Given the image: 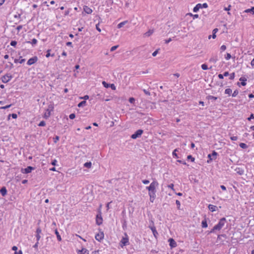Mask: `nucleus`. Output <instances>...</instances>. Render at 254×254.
I'll return each instance as SVG.
<instances>
[{"label": "nucleus", "mask_w": 254, "mask_h": 254, "mask_svg": "<svg viewBox=\"0 0 254 254\" xmlns=\"http://www.w3.org/2000/svg\"><path fill=\"white\" fill-rule=\"evenodd\" d=\"M77 253L78 254H89V252L86 249L83 248L81 250H79Z\"/></svg>", "instance_id": "obj_14"}, {"label": "nucleus", "mask_w": 254, "mask_h": 254, "mask_svg": "<svg viewBox=\"0 0 254 254\" xmlns=\"http://www.w3.org/2000/svg\"><path fill=\"white\" fill-rule=\"evenodd\" d=\"M102 84L106 88L111 87L113 90L116 89V86L114 84H108L105 81H103Z\"/></svg>", "instance_id": "obj_8"}, {"label": "nucleus", "mask_w": 254, "mask_h": 254, "mask_svg": "<svg viewBox=\"0 0 254 254\" xmlns=\"http://www.w3.org/2000/svg\"><path fill=\"white\" fill-rule=\"evenodd\" d=\"M245 12H247V13L251 12V13H252V14H254V7H252L251 8L246 9V10L245 11Z\"/></svg>", "instance_id": "obj_25"}, {"label": "nucleus", "mask_w": 254, "mask_h": 254, "mask_svg": "<svg viewBox=\"0 0 254 254\" xmlns=\"http://www.w3.org/2000/svg\"><path fill=\"white\" fill-rule=\"evenodd\" d=\"M226 222L225 218H222L219 223L216 225L213 229L210 231V233H213L215 230H220L224 226Z\"/></svg>", "instance_id": "obj_1"}, {"label": "nucleus", "mask_w": 254, "mask_h": 254, "mask_svg": "<svg viewBox=\"0 0 254 254\" xmlns=\"http://www.w3.org/2000/svg\"><path fill=\"white\" fill-rule=\"evenodd\" d=\"M168 187L169 188L171 189L172 190H174V184H171L169 185L168 186Z\"/></svg>", "instance_id": "obj_51"}, {"label": "nucleus", "mask_w": 254, "mask_h": 254, "mask_svg": "<svg viewBox=\"0 0 254 254\" xmlns=\"http://www.w3.org/2000/svg\"><path fill=\"white\" fill-rule=\"evenodd\" d=\"M125 236H126V237H123L121 241V243L122 244L121 246L122 247H123V246H125L129 244L128 238L127 235L126 234H125Z\"/></svg>", "instance_id": "obj_5"}, {"label": "nucleus", "mask_w": 254, "mask_h": 254, "mask_svg": "<svg viewBox=\"0 0 254 254\" xmlns=\"http://www.w3.org/2000/svg\"><path fill=\"white\" fill-rule=\"evenodd\" d=\"M153 30H149L147 32L144 33V35L145 37H149L153 34Z\"/></svg>", "instance_id": "obj_21"}, {"label": "nucleus", "mask_w": 254, "mask_h": 254, "mask_svg": "<svg viewBox=\"0 0 254 254\" xmlns=\"http://www.w3.org/2000/svg\"><path fill=\"white\" fill-rule=\"evenodd\" d=\"M50 51H51V50H48L47 51V54L46 55V57L47 58H48L50 56H51V54H50ZM51 56L52 57H54V54H53L51 55Z\"/></svg>", "instance_id": "obj_34"}, {"label": "nucleus", "mask_w": 254, "mask_h": 254, "mask_svg": "<svg viewBox=\"0 0 254 254\" xmlns=\"http://www.w3.org/2000/svg\"><path fill=\"white\" fill-rule=\"evenodd\" d=\"M34 170V168L31 166H28L27 168L22 169L21 171L23 173L28 174L30 173L32 170Z\"/></svg>", "instance_id": "obj_7"}, {"label": "nucleus", "mask_w": 254, "mask_h": 254, "mask_svg": "<svg viewBox=\"0 0 254 254\" xmlns=\"http://www.w3.org/2000/svg\"><path fill=\"white\" fill-rule=\"evenodd\" d=\"M57 162V160L56 159H54L52 161V162H51V164L53 166H56Z\"/></svg>", "instance_id": "obj_55"}, {"label": "nucleus", "mask_w": 254, "mask_h": 254, "mask_svg": "<svg viewBox=\"0 0 254 254\" xmlns=\"http://www.w3.org/2000/svg\"><path fill=\"white\" fill-rule=\"evenodd\" d=\"M218 61L217 57H213L210 59L209 61L210 62L216 63L217 61Z\"/></svg>", "instance_id": "obj_23"}, {"label": "nucleus", "mask_w": 254, "mask_h": 254, "mask_svg": "<svg viewBox=\"0 0 254 254\" xmlns=\"http://www.w3.org/2000/svg\"><path fill=\"white\" fill-rule=\"evenodd\" d=\"M129 102L131 104H134L135 102V99L133 97H130L129 98Z\"/></svg>", "instance_id": "obj_39"}, {"label": "nucleus", "mask_w": 254, "mask_h": 254, "mask_svg": "<svg viewBox=\"0 0 254 254\" xmlns=\"http://www.w3.org/2000/svg\"><path fill=\"white\" fill-rule=\"evenodd\" d=\"M11 104H10V105H7L4 107H1V109H7V108H9L10 107H11Z\"/></svg>", "instance_id": "obj_56"}, {"label": "nucleus", "mask_w": 254, "mask_h": 254, "mask_svg": "<svg viewBox=\"0 0 254 254\" xmlns=\"http://www.w3.org/2000/svg\"><path fill=\"white\" fill-rule=\"evenodd\" d=\"M128 22V21L127 20L126 21H124L123 22H122L121 23H120L118 25H117V27L118 28H122V27H123V26H124L126 24H127V23Z\"/></svg>", "instance_id": "obj_22"}, {"label": "nucleus", "mask_w": 254, "mask_h": 254, "mask_svg": "<svg viewBox=\"0 0 254 254\" xmlns=\"http://www.w3.org/2000/svg\"><path fill=\"white\" fill-rule=\"evenodd\" d=\"M188 159H190L191 161L193 162L194 161V158L192 157L191 155H188L187 157Z\"/></svg>", "instance_id": "obj_42"}, {"label": "nucleus", "mask_w": 254, "mask_h": 254, "mask_svg": "<svg viewBox=\"0 0 254 254\" xmlns=\"http://www.w3.org/2000/svg\"><path fill=\"white\" fill-rule=\"evenodd\" d=\"M177 151V149H176L173 152V155L176 158H179L178 156L177 155V153H176V152Z\"/></svg>", "instance_id": "obj_45"}, {"label": "nucleus", "mask_w": 254, "mask_h": 254, "mask_svg": "<svg viewBox=\"0 0 254 254\" xmlns=\"http://www.w3.org/2000/svg\"><path fill=\"white\" fill-rule=\"evenodd\" d=\"M232 92V91L230 88H227V89H225V93L228 94L229 95H231Z\"/></svg>", "instance_id": "obj_30"}, {"label": "nucleus", "mask_w": 254, "mask_h": 254, "mask_svg": "<svg viewBox=\"0 0 254 254\" xmlns=\"http://www.w3.org/2000/svg\"><path fill=\"white\" fill-rule=\"evenodd\" d=\"M151 229L153 232L154 236L156 237V235L158 234V233H157V231L156 230L155 228L154 227H151Z\"/></svg>", "instance_id": "obj_28"}, {"label": "nucleus", "mask_w": 254, "mask_h": 254, "mask_svg": "<svg viewBox=\"0 0 254 254\" xmlns=\"http://www.w3.org/2000/svg\"><path fill=\"white\" fill-rule=\"evenodd\" d=\"M217 154V153L215 151H213L212 154H208V157L210 160H215L216 158Z\"/></svg>", "instance_id": "obj_9"}, {"label": "nucleus", "mask_w": 254, "mask_h": 254, "mask_svg": "<svg viewBox=\"0 0 254 254\" xmlns=\"http://www.w3.org/2000/svg\"><path fill=\"white\" fill-rule=\"evenodd\" d=\"M75 117V115L73 113L70 114V115L69 116V118L71 120L74 119Z\"/></svg>", "instance_id": "obj_44"}, {"label": "nucleus", "mask_w": 254, "mask_h": 254, "mask_svg": "<svg viewBox=\"0 0 254 254\" xmlns=\"http://www.w3.org/2000/svg\"><path fill=\"white\" fill-rule=\"evenodd\" d=\"M36 237V238H37V242H38L39 241V240L40 239V238H41V236H40V234H37Z\"/></svg>", "instance_id": "obj_62"}, {"label": "nucleus", "mask_w": 254, "mask_h": 254, "mask_svg": "<svg viewBox=\"0 0 254 254\" xmlns=\"http://www.w3.org/2000/svg\"><path fill=\"white\" fill-rule=\"evenodd\" d=\"M206 98L208 100H209V101L210 100L211 101H214L217 99V97H214V96H213L211 95H209V96H207Z\"/></svg>", "instance_id": "obj_20"}, {"label": "nucleus", "mask_w": 254, "mask_h": 254, "mask_svg": "<svg viewBox=\"0 0 254 254\" xmlns=\"http://www.w3.org/2000/svg\"><path fill=\"white\" fill-rule=\"evenodd\" d=\"M92 166V163L91 162H88L84 163V166L87 168H90Z\"/></svg>", "instance_id": "obj_26"}, {"label": "nucleus", "mask_w": 254, "mask_h": 254, "mask_svg": "<svg viewBox=\"0 0 254 254\" xmlns=\"http://www.w3.org/2000/svg\"><path fill=\"white\" fill-rule=\"evenodd\" d=\"M208 7V5L206 3H204L203 4H201V8H207Z\"/></svg>", "instance_id": "obj_58"}, {"label": "nucleus", "mask_w": 254, "mask_h": 254, "mask_svg": "<svg viewBox=\"0 0 254 254\" xmlns=\"http://www.w3.org/2000/svg\"><path fill=\"white\" fill-rule=\"evenodd\" d=\"M158 183L156 181H153L149 187H146L149 191V193H156V188L158 186Z\"/></svg>", "instance_id": "obj_2"}, {"label": "nucleus", "mask_w": 254, "mask_h": 254, "mask_svg": "<svg viewBox=\"0 0 254 254\" xmlns=\"http://www.w3.org/2000/svg\"><path fill=\"white\" fill-rule=\"evenodd\" d=\"M60 137L59 136H56L54 138V141L55 143H56L59 140Z\"/></svg>", "instance_id": "obj_47"}, {"label": "nucleus", "mask_w": 254, "mask_h": 254, "mask_svg": "<svg viewBox=\"0 0 254 254\" xmlns=\"http://www.w3.org/2000/svg\"><path fill=\"white\" fill-rule=\"evenodd\" d=\"M96 28L99 32L101 31V29L99 28V23L96 25Z\"/></svg>", "instance_id": "obj_49"}, {"label": "nucleus", "mask_w": 254, "mask_h": 254, "mask_svg": "<svg viewBox=\"0 0 254 254\" xmlns=\"http://www.w3.org/2000/svg\"><path fill=\"white\" fill-rule=\"evenodd\" d=\"M171 41H172V39L171 38H169V39L165 40V43L166 44H168L169 42H170Z\"/></svg>", "instance_id": "obj_63"}, {"label": "nucleus", "mask_w": 254, "mask_h": 254, "mask_svg": "<svg viewBox=\"0 0 254 254\" xmlns=\"http://www.w3.org/2000/svg\"><path fill=\"white\" fill-rule=\"evenodd\" d=\"M159 50V49L156 50L155 51H154L153 53H152V56L153 57H155L157 55V54H158V51Z\"/></svg>", "instance_id": "obj_48"}, {"label": "nucleus", "mask_w": 254, "mask_h": 254, "mask_svg": "<svg viewBox=\"0 0 254 254\" xmlns=\"http://www.w3.org/2000/svg\"><path fill=\"white\" fill-rule=\"evenodd\" d=\"M55 234H56V235L57 236L58 240L59 241H61L62 240V238H61V237L59 233L58 232V231L57 229L55 230Z\"/></svg>", "instance_id": "obj_24"}, {"label": "nucleus", "mask_w": 254, "mask_h": 254, "mask_svg": "<svg viewBox=\"0 0 254 254\" xmlns=\"http://www.w3.org/2000/svg\"><path fill=\"white\" fill-rule=\"evenodd\" d=\"M169 245L171 248H174L176 247L177 244L176 242L174 241V240L172 238H170L169 239Z\"/></svg>", "instance_id": "obj_12"}, {"label": "nucleus", "mask_w": 254, "mask_h": 254, "mask_svg": "<svg viewBox=\"0 0 254 254\" xmlns=\"http://www.w3.org/2000/svg\"><path fill=\"white\" fill-rule=\"evenodd\" d=\"M12 78V76L10 74H6L1 77V81L3 83H7Z\"/></svg>", "instance_id": "obj_3"}, {"label": "nucleus", "mask_w": 254, "mask_h": 254, "mask_svg": "<svg viewBox=\"0 0 254 254\" xmlns=\"http://www.w3.org/2000/svg\"><path fill=\"white\" fill-rule=\"evenodd\" d=\"M201 8V4L198 3L193 8V11L194 12H196L200 8Z\"/></svg>", "instance_id": "obj_17"}, {"label": "nucleus", "mask_w": 254, "mask_h": 254, "mask_svg": "<svg viewBox=\"0 0 254 254\" xmlns=\"http://www.w3.org/2000/svg\"><path fill=\"white\" fill-rule=\"evenodd\" d=\"M201 68L203 70H206L208 69L207 65L206 64H203L201 65Z\"/></svg>", "instance_id": "obj_40"}, {"label": "nucleus", "mask_w": 254, "mask_h": 254, "mask_svg": "<svg viewBox=\"0 0 254 254\" xmlns=\"http://www.w3.org/2000/svg\"><path fill=\"white\" fill-rule=\"evenodd\" d=\"M240 146L242 148H243V149H246L248 147V146L246 144L244 143H241L240 144H239Z\"/></svg>", "instance_id": "obj_32"}, {"label": "nucleus", "mask_w": 254, "mask_h": 254, "mask_svg": "<svg viewBox=\"0 0 254 254\" xmlns=\"http://www.w3.org/2000/svg\"><path fill=\"white\" fill-rule=\"evenodd\" d=\"M238 139V137L237 136H232L231 137V139L233 141H236Z\"/></svg>", "instance_id": "obj_61"}, {"label": "nucleus", "mask_w": 254, "mask_h": 254, "mask_svg": "<svg viewBox=\"0 0 254 254\" xmlns=\"http://www.w3.org/2000/svg\"><path fill=\"white\" fill-rule=\"evenodd\" d=\"M208 208L211 211L214 212L216 210L217 206L212 204H209L208 205Z\"/></svg>", "instance_id": "obj_15"}, {"label": "nucleus", "mask_w": 254, "mask_h": 254, "mask_svg": "<svg viewBox=\"0 0 254 254\" xmlns=\"http://www.w3.org/2000/svg\"><path fill=\"white\" fill-rule=\"evenodd\" d=\"M84 11L87 14H91L92 12V10L87 6H84L83 7Z\"/></svg>", "instance_id": "obj_13"}, {"label": "nucleus", "mask_w": 254, "mask_h": 254, "mask_svg": "<svg viewBox=\"0 0 254 254\" xmlns=\"http://www.w3.org/2000/svg\"><path fill=\"white\" fill-rule=\"evenodd\" d=\"M254 119V114H252L250 115V117L248 118V120L249 121H251L252 119Z\"/></svg>", "instance_id": "obj_53"}, {"label": "nucleus", "mask_w": 254, "mask_h": 254, "mask_svg": "<svg viewBox=\"0 0 254 254\" xmlns=\"http://www.w3.org/2000/svg\"><path fill=\"white\" fill-rule=\"evenodd\" d=\"M22 28V25H19L16 28V29L18 30V31H19L20 30H21Z\"/></svg>", "instance_id": "obj_64"}, {"label": "nucleus", "mask_w": 254, "mask_h": 254, "mask_svg": "<svg viewBox=\"0 0 254 254\" xmlns=\"http://www.w3.org/2000/svg\"><path fill=\"white\" fill-rule=\"evenodd\" d=\"M62 188H63L62 186L61 185H59L57 186L56 189H57V190L58 191H59V190L63 191L64 190H62Z\"/></svg>", "instance_id": "obj_36"}, {"label": "nucleus", "mask_w": 254, "mask_h": 254, "mask_svg": "<svg viewBox=\"0 0 254 254\" xmlns=\"http://www.w3.org/2000/svg\"><path fill=\"white\" fill-rule=\"evenodd\" d=\"M104 238V234L103 232L98 233L95 236V239L96 240L98 241H100Z\"/></svg>", "instance_id": "obj_11"}, {"label": "nucleus", "mask_w": 254, "mask_h": 254, "mask_svg": "<svg viewBox=\"0 0 254 254\" xmlns=\"http://www.w3.org/2000/svg\"><path fill=\"white\" fill-rule=\"evenodd\" d=\"M143 131L142 129H138L134 133L132 134L131 136V138L136 139L139 137H140L141 134L143 133Z\"/></svg>", "instance_id": "obj_4"}, {"label": "nucleus", "mask_w": 254, "mask_h": 254, "mask_svg": "<svg viewBox=\"0 0 254 254\" xmlns=\"http://www.w3.org/2000/svg\"><path fill=\"white\" fill-rule=\"evenodd\" d=\"M26 43H31L33 45H36L37 43V40L36 39H33L31 42L27 41Z\"/></svg>", "instance_id": "obj_29"}, {"label": "nucleus", "mask_w": 254, "mask_h": 254, "mask_svg": "<svg viewBox=\"0 0 254 254\" xmlns=\"http://www.w3.org/2000/svg\"><path fill=\"white\" fill-rule=\"evenodd\" d=\"M176 204H177V206H178V208H179L180 206V205H181L180 202L178 200H177L176 201Z\"/></svg>", "instance_id": "obj_59"}, {"label": "nucleus", "mask_w": 254, "mask_h": 254, "mask_svg": "<svg viewBox=\"0 0 254 254\" xmlns=\"http://www.w3.org/2000/svg\"><path fill=\"white\" fill-rule=\"evenodd\" d=\"M231 58V56L229 53H227L226 56L225 57V58L226 60H228L230 59Z\"/></svg>", "instance_id": "obj_46"}, {"label": "nucleus", "mask_w": 254, "mask_h": 254, "mask_svg": "<svg viewBox=\"0 0 254 254\" xmlns=\"http://www.w3.org/2000/svg\"><path fill=\"white\" fill-rule=\"evenodd\" d=\"M17 44V42L15 41H11L10 42V45L11 46L15 47Z\"/></svg>", "instance_id": "obj_37"}, {"label": "nucleus", "mask_w": 254, "mask_h": 254, "mask_svg": "<svg viewBox=\"0 0 254 254\" xmlns=\"http://www.w3.org/2000/svg\"><path fill=\"white\" fill-rule=\"evenodd\" d=\"M142 183L145 184V185H146V184H148L149 183V181L148 180H144L142 181Z\"/></svg>", "instance_id": "obj_57"}, {"label": "nucleus", "mask_w": 254, "mask_h": 254, "mask_svg": "<svg viewBox=\"0 0 254 254\" xmlns=\"http://www.w3.org/2000/svg\"><path fill=\"white\" fill-rule=\"evenodd\" d=\"M0 192L1 193V194L2 196H4L6 194V192H7L6 188L5 187H2L0 190Z\"/></svg>", "instance_id": "obj_19"}, {"label": "nucleus", "mask_w": 254, "mask_h": 254, "mask_svg": "<svg viewBox=\"0 0 254 254\" xmlns=\"http://www.w3.org/2000/svg\"><path fill=\"white\" fill-rule=\"evenodd\" d=\"M42 232L41 229L40 228H38L36 230L37 234H40Z\"/></svg>", "instance_id": "obj_54"}, {"label": "nucleus", "mask_w": 254, "mask_h": 254, "mask_svg": "<svg viewBox=\"0 0 254 254\" xmlns=\"http://www.w3.org/2000/svg\"><path fill=\"white\" fill-rule=\"evenodd\" d=\"M11 116L13 119H16L17 117V115L16 114H12L11 115H9V116Z\"/></svg>", "instance_id": "obj_52"}, {"label": "nucleus", "mask_w": 254, "mask_h": 254, "mask_svg": "<svg viewBox=\"0 0 254 254\" xmlns=\"http://www.w3.org/2000/svg\"><path fill=\"white\" fill-rule=\"evenodd\" d=\"M86 101H81V102H80L78 104V107H83L86 104Z\"/></svg>", "instance_id": "obj_31"}, {"label": "nucleus", "mask_w": 254, "mask_h": 254, "mask_svg": "<svg viewBox=\"0 0 254 254\" xmlns=\"http://www.w3.org/2000/svg\"><path fill=\"white\" fill-rule=\"evenodd\" d=\"M47 113H46L45 114V116H44V117L46 118H48L50 116V110L48 109L47 110Z\"/></svg>", "instance_id": "obj_33"}, {"label": "nucleus", "mask_w": 254, "mask_h": 254, "mask_svg": "<svg viewBox=\"0 0 254 254\" xmlns=\"http://www.w3.org/2000/svg\"><path fill=\"white\" fill-rule=\"evenodd\" d=\"M239 93V91L238 90H236L234 91L233 93L232 94L233 97H236Z\"/></svg>", "instance_id": "obj_38"}, {"label": "nucleus", "mask_w": 254, "mask_h": 254, "mask_svg": "<svg viewBox=\"0 0 254 254\" xmlns=\"http://www.w3.org/2000/svg\"><path fill=\"white\" fill-rule=\"evenodd\" d=\"M235 77V73L233 72L230 74V79L233 80Z\"/></svg>", "instance_id": "obj_41"}, {"label": "nucleus", "mask_w": 254, "mask_h": 254, "mask_svg": "<svg viewBox=\"0 0 254 254\" xmlns=\"http://www.w3.org/2000/svg\"><path fill=\"white\" fill-rule=\"evenodd\" d=\"M143 91L144 92V93L146 94V95H150V93L149 91L146 90V89H143Z\"/></svg>", "instance_id": "obj_50"}, {"label": "nucleus", "mask_w": 254, "mask_h": 254, "mask_svg": "<svg viewBox=\"0 0 254 254\" xmlns=\"http://www.w3.org/2000/svg\"><path fill=\"white\" fill-rule=\"evenodd\" d=\"M46 125V123L45 121H42L40 122V123L39 124L38 126L40 127H44Z\"/></svg>", "instance_id": "obj_35"}, {"label": "nucleus", "mask_w": 254, "mask_h": 254, "mask_svg": "<svg viewBox=\"0 0 254 254\" xmlns=\"http://www.w3.org/2000/svg\"><path fill=\"white\" fill-rule=\"evenodd\" d=\"M102 217L101 214H97L96 216V224L98 225H100L102 224Z\"/></svg>", "instance_id": "obj_10"}, {"label": "nucleus", "mask_w": 254, "mask_h": 254, "mask_svg": "<svg viewBox=\"0 0 254 254\" xmlns=\"http://www.w3.org/2000/svg\"><path fill=\"white\" fill-rule=\"evenodd\" d=\"M202 228H206L207 227V223L206 219H204L201 223Z\"/></svg>", "instance_id": "obj_27"}, {"label": "nucleus", "mask_w": 254, "mask_h": 254, "mask_svg": "<svg viewBox=\"0 0 254 254\" xmlns=\"http://www.w3.org/2000/svg\"><path fill=\"white\" fill-rule=\"evenodd\" d=\"M226 46H225V45H222V46H221V47H220V49H221L222 51H224V50H226Z\"/></svg>", "instance_id": "obj_60"}, {"label": "nucleus", "mask_w": 254, "mask_h": 254, "mask_svg": "<svg viewBox=\"0 0 254 254\" xmlns=\"http://www.w3.org/2000/svg\"><path fill=\"white\" fill-rule=\"evenodd\" d=\"M38 61V58L36 56H35L32 58H30L28 61H27V64L29 65H31L34 63H35Z\"/></svg>", "instance_id": "obj_6"}, {"label": "nucleus", "mask_w": 254, "mask_h": 254, "mask_svg": "<svg viewBox=\"0 0 254 254\" xmlns=\"http://www.w3.org/2000/svg\"><path fill=\"white\" fill-rule=\"evenodd\" d=\"M149 195L150 196V201L151 202H153V201L155 198V197H156V193H149Z\"/></svg>", "instance_id": "obj_16"}, {"label": "nucleus", "mask_w": 254, "mask_h": 254, "mask_svg": "<svg viewBox=\"0 0 254 254\" xmlns=\"http://www.w3.org/2000/svg\"><path fill=\"white\" fill-rule=\"evenodd\" d=\"M239 80L241 81V84L242 86H245L246 85V81H247V79L246 78L242 77Z\"/></svg>", "instance_id": "obj_18"}, {"label": "nucleus", "mask_w": 254, "mask_h": 254, "mask_svg": "<svg viewBox=\"0 0 254 254\" xmlns=\"http://www.w3.org/2000/svg\"><path fill=\"white\" fill-rule=\"evenodd\" d=\"M118 47V45L114 46L112 47L110 49L111 52L114 51Z\"/></svg>", "instance_id": "obj_43"}]
</instances>
